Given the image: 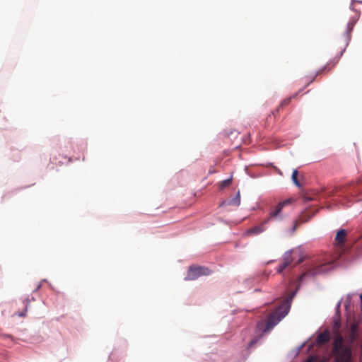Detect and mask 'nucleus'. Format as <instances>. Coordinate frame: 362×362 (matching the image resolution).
Here are the masks:
<instances>
[{
	"label": "nucleus",
	"mask_w": 362,
	"mask_h": 362,
	"mask_svg": "<svg viewBox=\"0 0 362 362\" xmlns=\"http://www.w3.org/2000/svg\"><path fill=\"white\" fill-rule=\"evenodd\" d=\"M268 223V220L264 219L259 224L247 229L245 234L247 236L261 234L266 230V225Z\"/></svg>",
	"instance_id": "nucleus-6"
},
{
	"label": "nucleus",
	"mask_w": 362,
	"mask_h": 362,
	"mask_svg": "<svg viewBox=\"0 0 362 362\" xmlns=\"http://www.w3.org/2000/svg\"><path fill=\"white\" fill-rule=\"evenodd\" d=\"M214 173L213 170H211V171H209V173Z\"/></svg>",
	"instance_id": "nucleus-26"
},
{
	"label": "nucleus",
	"mask_w": 362,
	"mask_h": 362,
	"mask_svg": "<svg viewBox=\"0 0 362 362\" xmlns=\"http://www.w3.org/2000/svg\"><path fill=\"white\" fill-rule=\"evenodd\" d=\"M18 315L21 317H23V316H25V314L23 313H19Z\"/></svg>",
	"instance_id": "nucleus-20"
},
{
	"label": "nucleus",
	"mask_w": 362,
	"mask_h": 362,
	"mask_svg": "<svg viewBox=\"0 0 362 362\" xmlns=\"http://www.w3.org/2000/svg\"><path fill=\"white\" fill-rule=\"evenodd\" d=\"M328 266V264H324L322 265L317 266L313 269H310L308 270L306 272L303 274L300 277V280L303 281L305 276H314L317 274H321L322 272H325L326 271V267Z\"/></svg>",
	"instance_id": "nucleus-7"
},
{
	"label": "nucleus",
	"mask_w": 362,
	"mask_h": 362,
	"mask_svg": "<svg viewBox=\"0 0 362 362\" xmlns=\"http://www.w3.org/2000/svg\"><path fill=\"white\" fill-rule=\"evenodd\" d=\"M290 101H291V98L286 99V100H283V101L281 102V105H281V106L287 105H288V104H289Z\"/></svg>",
	"instance_id": "nucleus-18"
},
{
	"label": "nucleus",
	"mask_w": 362,
	"mask_h": 362,
	"mask_svg": "<svg viewBox=\"0 0 362 362\" xmlns=\"http://www.w3.org/2000/svg\"><path fill=\"white\" fill-rule=\"evenodd\" d=\"M258 339H252L248 344V347L249 348H252L257 342Z\"/></svg>",
	"instance_id": "nucleus-19"
},
{
	"label": "nucleus",
	"mask_w": 362,
	"mask_h": 362,
	"mask_svg": "<svg viewBox=\"0 0 362 362\" xmlns=\"http://www.w3.org/2000/svg\"><path fill=\"white\" fill-rule=\"evenodd\" d=\"M296 293L293 292L290 297L283 300L265 320H260L257 322V327L264 333L272 329L289 312L291 303Z\"/></svg>",
	"instance_id": "nucleus-1"
},
{
	"label": "nucleus",
	"mask_w": 362,
	"mask_h": 362,
	"mask_svg": "<svg viewBox=\"0 0 362 362\" xmlns=\"http://www.w3.org/2000/svg\"><path fill=\"white\" fill-rule=\"evenodd\" d=\"M287 267L286 266V264L284 263V262H282V264L281 265H279V267L277 268L276 269V272L278 274H281L283 272V271L286 269Z\"/></svg>",
	"instance_id": "nucleus-17"
},
{
	"label": "nucleus",
	"mask_w": 362,
	"mask_h": 362,
	"mask_svg": "<svg viewBox=\"0 0 362 362\" xmlns=\"http://www.w3.org/2000/svg\"><path fill=\"white\" fill-rule=\"evenodd\" d=\"M354 24L352 23H349L347 25L346 30V40L348 42L351 37V33L353 30Z\"/></svg>",
	"instance_id": "nucleus-13"
},
{
	"label": "nucleus",
	"mask_w": 362,
	"mask_h": 362,
	"mask_svg": "<svg viewBox=\"0 0 362 362\" xmlns=\"http://www.w3.org/2000/svg\"><path fill=\"white\" fill-rule=\"evenodd\" d=\"M298 170H293L291 178H292L293 182L297 187H300L301 185L300 184V182L298 180Z\"/></svg>",
	"instance_id": "nucleus-14"
},
{
	"label": "nucleus",
	"mask_w": 362,
	"mask_h": 362,
	"mask_svg": "<svg viewBox=\"0 0 362 362\" xmlns=\"http://www.w3.org/2000/svg\"><path fill=\"white\" fill-rule=\"evenodd\" d=\"M292 199H288L284 201L280 202L278 204L272 206L270 209L269 215L266 220H268V222L273 220H281L284 218L283 216V209L285 206L290 204L292 203Z\"/></svg>",
	"instance_id": "nucleus-3"
},
{
	"label": "nucleus",
	"mask_w": 362,
	"mask_h": 362,
	"mask_svg": "<svg viewBox=\"0 0 362 362\" xmlns=\"http://www.w3.org/2000/svg\"><path fill=\"white\" fill-rule=\"evenodd\" d=\"M333 357L334 362H351V349L345 346L343 343V338L338 335L333 342ZM306 362H329L327 359L321 360L315 356H310Z\"/></svg>",
	"instance_id": "nucleus-2"
},
{
	"label": "nucleus",
	"mask_w": 362,
	"mask_h": 362,
	"mask_svg": "<svg viewBox=\"0 0 362 362\" xmlns=\"http://www.w3.org/2000/svg\"><path fill=\"white\" fill-rule=\"evenodd\" d=\"M316 211L310 212L305 211L303 212L298 219L295 220L293 222V226L292 228V233H294L297 230L298 226L303 223H307L315 216Z\"/></svg>",
	"instance_id": "nucleus-5"
},
{
	"label": "nucleus",
	"mask_w": 362,
	"mask_h": 362,
	"mask_svg": "<svg viewBox=\"0 0 362 362\" xmlns=\"http://www.w3.org/2000/svg\"><path fill=\"white\" fill-rule=\"evenodd\" d=\"M361 182H362V180H361Z\"/></svg>",
	"instance_id": "nucleus-27"
},
{
	"label": "nucleus",
	"mask_w": 362,
	"mask_h": 362,
	"mask_svg": "<svg viewBox=\"0 0 362 362\" xmlns=\"http://www.w3.org/2000/svg\"><path fill=\"white\" fill-rule=\"evenodd\" d=\"M214 173L213 170H211V171H209V173Z\"/></svg>",
	"instance_id": "nucleus-25"
},
{
	"label": "nucleus",
	"mask_w": 362,
	"mask_h": 362,
	"mask_svg": "<svg viewBox=\"0 0 362 362\" xmlns=\"http://www.w3.org/2000/svg\"><path fill=\"white\" fill-rule=\"evenodd\" d=\"M316 76H317L316 75L315 76H313V78H312V81H314Z\"/></svg>",
	"instance_id": "nucleus-23"
},
{
	"label": "nucleus",
	"mask_w": 362,
	"mask_h": 362,
	"mask_svg": "<svg viewBox=\"0 0 362 362\" xmlns=\"http://www.w3.org/2000/svg\"><path fill=\"white\" fill-rule=\"evenodd\" d=\"M240 204V192L238 191L235 197L232 198H229L225 201H223L221 206H234L235 207L239 206Z\"/></svg>",
	"instance_id": "nucleus-8"
},
{
	"label": "nucleus",
	"mask_w": 362,
	"mask_h": 362,
	"mask_svg": "<svg viewBox=\"0 0 362 362\" xmlns=\"http://www.w3.org/2000/svg\"><path fill=\"white\" fill-rule=\"evenodd\" d=\"M330 339V334L328 330H325L320 333L317 338V342L320 345H322L328 342Z\"/></svg>",
	"instance_id": "nucleus-10"
},
{
	"label": "nucleus",
	"mask_w": 362,
	"mask_h": 362,
	"mask_svg": "<svg viewBox=\"0 0 362 362\" xmlns=\"http://www.w3.org/2000/svg\"><path fill=\"white\" fill-rule=\"evenodd\" d=\"M211 274V271L206 267H190L185 277L186 280L192 281L202 276H208Z\"/></svg>",
	"instance_id": "nucleus-4"
},
{
	"label": "nucleus",
	"mask_w": 362,
	"mask_h": 362,
	"mask_svg": "<svg viewBox=\"0 0 362 362\" xmlns=\"http://www.w3.org/2000/svg\"><path fill=\"white\" fill-rule=\"evenodd\" d=\"M231 182H232V180L231 179L225 180H223V181H222L221 182L220 187L221 188H224L226 187L229 186L231 184Z\"/></svg>",
	"instance_id": "nucleus-15"
},
{
	"label": "nucleus",
	"mask_w": 362,
	"mask_h": 362,
	"mask_svg": "<svg viewBox=\"0 0 362 362\" xmlns=\"http://www.w3.org/2000/svg\"><path fill=\"white\" fill-rule=\"evenodd\" d=\"M316 76H317L316 75L315 76H313V78H312V81H314Z\"/></svg>",
	"instance_id": "nucleus-24"
},
{
	"label": "nucleus",
	"mask_w": 362,
	"mask_h": 362,
	"mask_svg": "<svg viewBox=\"0 0 362 362\" xmlns=\"http://www.w3.org/2000/svg\"><path fill=\"white\" fill-rule=\"evenodd\" d=\"M347 236V233L344 229H340L337 231L335 242L336 244L339 246H342L345 242L346 238Z\"/></svg>",
	"instance_id": "nucleus-9"
},
{
	"label": "nucleus",
	"mask_w": 362,
	"mask_h": 362,
	"mask_svg": "<svg viewBox=\"0 0 362 362\" xmlns=\"http://www.w3.org/2000/svg\"><path fill=\"white\" fill-rule=\"evenodd\" d=\"M358 331V325L355 322L352 323L350 327V335L352 339L356 338Z\"/></svg>",
	"instance_id": "nucleus-12"
},
{
	"label": "nucleus",
	"mask_w": 362,
	"mask_h": 362,
	"mask_svg": "<svg viewBox=\"0 0 362 362\" xmlns=\"http://www.w3.org/2000/svg\"><path fill=\"white\" fill-rule=\"evenodd\" d=\"M334 65H335V64H334L330 68H328L329 66V64H327L326 66H325L323 68H322L320 70H319L316 73V76H317L318 74L322 73L323 71H326L327 69V71H329L331 69H332L334 67Z\"/></svg>",
	"instance_id": "nucleus-16"
},
{
	"label": "nucleus",
	"mask_w": 362,
	"mask_h": 362,
	"mask_svg": "<svg viewBox=\"0 0 362 362\" xmlns=\"http://www.w3.org/2000/svg\"><path fill=\"white\" fill-rule=\"evenodd\" d=\"M316 76H317L316 75L315 76H313V78H312V81H314Z\"/></svg>",
	"instance_id": "nucleus-22"
},
{
	"label": "nucleus",
	"mask_w": 362,
	"mask_h": 362,
	"mask_svg": "<svg viewBox=\"0 0 362 362\" xmlns=\"http://www.w3.org/2000/svg\"><path fill=\"white\" fill-rule=\"evenodd\" d=\"M293 259L292 257L291 252H286L284 257L283 262L287 267H288L293 263Z\"/></svg>",
	"instance_id": "nucleus-11"
},
{
	"label": "nucleus",
	"mask_w": 362,
	"mask_h": 362,
	"mask_svg": "<svg viewBox=\"0 0 362 362\" xmlns=\"http://www.w3.org/2000/svg\"><path fill=\"white\" fill-rule=\"evenodd\" d=\"M360 298H361V310H362V294L360 295Z\"/></svg>",
	"instance_id": "nucleus-21"
}]
</instances>
